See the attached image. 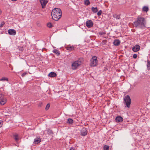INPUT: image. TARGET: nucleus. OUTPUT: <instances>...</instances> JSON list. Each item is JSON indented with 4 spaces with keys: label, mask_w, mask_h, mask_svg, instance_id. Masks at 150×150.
I'll list each match as a JSON object with an SVG mask.
<instances>
[{
    "label": "nucleus",
    "mask_w": 150,
    "mask_h": 150,
    "mask_svg": "<svg viewBox=\"0 0 150 150\" xmlns=\"http://www.w3.org/2000/svg\"><path fill=\"white\" fill-rule=\"evenodd\" d=\"M134 24L135 27L144 29L146 27V21L144 18L138 17Z\"/></svg>",
    "instance_id": "nucleus-1"
},
{
    "label": "nucleus",
    "mask_w": 150,
    "mask_h": 150,
    "mask_svg": "<svg viewBox=\"0 0 150 150\" xmlns=\"http://www.w3.org/2000/svg\"><path fill=\"white\" fill-rule=\"evenodd\" d=\"M51 14L52 18L55 21H57L61 17V10L59 8H54L52 10Z\"/></svg>",
    "instance_id": "nucleus-2"
},
{
    "label": "nucleus",
    "mask_w": 150,
    "mask_h": 150,
    "mask_svg": "<svg viewBox=\"0 0 150 150\" xmlns=\"http://www.w3.org/2000/svg\"><path fill=\"white\" fill-rule=\"evenodd\" d=\"M96 56H93L91 60L90 66L93 67L96 66L98 64V61Z\"/></svg>",
    "instance_id": "nucleus-3"
},
{
    "label": "nucleus",
    "mask_w": 150,
    "mask_h": 150,
    "mask_svg": "<svg viewBox=\"0 0 150 150\" xmlns=\"http://www.w3.org/2000/svg\"><path fill=\"white\" fill-rule=\"evenodd\" d=\"M125 103L127 107L129 108L131 103V99L129 96L127 95L124 98Z\"/></svg>",
    "instance_id": "nucleus-4"
},
{
    "label": "nucleus",
    "mask_w": 150,
    "mask_h": 150,
    "mask_svg": "<svg viewBox=\"0 0 150 150\" xmlns=\"http://www.w3.org/2000/svg\"><path fill=\"white\" fill-rule=\"evenodd\" d=\"M81 62L82 61L80 60H79L74 62L72 64V69H76L81 64Z\"/></svg>",
    "instance_id": "nucleus-5"
},
{
    "label": "nucleus",
    "mask_w": 150,
    "mask_h": 150,
    "mask_svg": "<svg viewBox=\"0 0 150 150\" xmlns=\"http://www.w3.org/2000/svg\"><path fill=\"white\" fill-rule=\"evenodd\" d=\"M87 133V130L86 128H82L81 131V135L82 136H86Z\"/></svg>",
    "instance_id": "nucleus-6"
},
{
    "label": "nucleus",
    "mask_w": 150,
    "mask_h": 150,
    "mask_svg": "<svg viewBox=\"0 0 150 150\" xmlns=\"http://www.w3.org/2000/svg\"><path fill=\"white\" fill-rule=\"evenodd\" d=\"M40 2L42 8H43L45 7L46 5L48 2L47 1L45 0H40Z\"/></svg>",
    "instance_id": "nucleus-7"
},
{
    "label": "nucleus",
    "mask_w": 150,
    "mask_h": 150,
    "mask_svg": "<svg viewBox=\"0 0 150 150\" xmlns=\"http://www.w3.org/2000/svg\"><path fill=\"white\" fill-rule=\"evenodd\" d=\"M86 25L87 27L90 28L93 26V23L91 20H89L86 22Z\"/></svg>",
    "instance_id": "nucleus-8"
},
{
    "label": "nucleus",
    "mask_w": 150,
    "mask_h": 150,
    "mask_svg": "<svg viewBox=\"0 0 150 150\" xmlns=\"http://www.w3.org/2000/svg\"><path fill=\"white\" fill-rule=\"evenodd\" d=\"M8 33L10 35H15L16 34V31L13 29H10L8 30Z\"/></svg>",
    "instance_id": "nucleus-9"
},
{
    "label": "nucleus",
    "mask_w": 150,
    "mask_h": 150,
    "mask_svg": "<svg viewBox=\"0 0 150 150\" xmlns=\"http://www.w3.org/2000/svg\"><path fill=\"white\" fill-rule=\"evenodd\" d=\"M140 47L139 45H136L133 47L132 50L134 52H137L139 50Z\"/></svg>",
    "instance_id": "nucleus-10"
},
{
    "label": "nucleus",
    "mask_w": 150,
    "mask_h": 150,
    "mask_svg": "<svg viewBox=\"0 0 150 150\" xmlns=\"http://www.w3.org/2000/svg\"><path fill=\"white\" fill-rule=\"evenodd\" d=\"M0 104L1 105L5 104L7 102V99L4 97V96L0 99Z\"/></svg>",
    "instance_id": "nucleus-11"
},
{
    "label": "nucleus",
    "mask_w": 150,
    "mask_h": 150,
    "mask_svg": "<svg viewBox=\"0 0 150 150\" xmlns=\"http://www.w3.org/2000/svg\"><path fill=\"white\" fill-rule=\"evenodd\" d=\"M41 141V139L40 137H37L35 139L33 143L34 144H38Z\"/></svg>",
    "instance_id": "nucleus-12"
},
{
    "label": "nucleus",
    "mask_w": 150,
    "mask_h": 150,
    "mask_svg": "<svg viewBox=\"0 0 150 150\" xmlns=\"http://www.w3.org/2000/svg\"><path fill=\"white\" fill-rule=\"evenodd\" d=\"M117 122H121L123 120V118L120 116H118L115 119Z\"/></svg>",
    "instance_id": "nucleus-13"
},
{
    "label": "nucleus",
    "mask_w": 150,
    "mask_h": 150,
    "mask_svg": "<svg viewBox=\"0 0 150 150\" xmlns=\"http://www.w3.org/2000/svg\"><path fill=\"white\" fill-rule=\"evenodd\" d=\"M120 41L119 40H114L113 43L115 46H118L120 43Z\"/></svg>",
    "instance_id": "nucleus-14"
},
{
    "label": "nucleus",
    "mask_w": 150,
    "mask_h": 150,
    "mask_svg": "<svg viewBox=\"0 0 150 150\" xmlns=\"http://www.w3.org/2000/svg\"><path fill=\"white\" fill-rule=\"evenodd\" d=\"M65 48L67 50L70 51H71L74 49V47L69 46V45L67 46Z\"/></svg>",
    "instance_id": "nucleus-15"
},
{
    "label": "nucleus",
    "mask_w": 150,
    "mask_h": 150,
    "mask_svg": "<svg viewBox=\"0 0 150 150\" xmlns=\"http://www.w3.org/2000/svg\"><path fill=\"white\" fill-rule=\"evenodd\" d=\"M56 76V74L55 73L53 72L50 73L48 74V76H49L51 77H55Z\"/></svg>",
    "instance_id": "nucleus-16"
},
{
    "label": "nucleus",
    "mask_w": 150,
    "mask_h": 150,
    "mask_svg": "<svg viewBox=\"0 0 150 150\" xmlns=\"http://www.w3.org/2000/svg\"><path fill=\"white\" fill-rule=\"evenodd\" d=\"M67 122L69 124H72L73 122V121L72 119L69 118L68 119Z\"/></svg>",
    "instance_id": "nucleus-17"
},
{
    "label": "nucleus",
    "mask_w": 150,
    "mask_h": 150,
    "mask_svg": "<svg viewBox=\"0 0 150 150\" xmlns=\"http://www.w3.org/2000/svg\"><path fill=\"white\" fill-rule=\"evenodd\" d=\"M13 138L16 141H18L19 138L18 135L16 134L13 135Z\"/></svg>",
    "instance_id": "nucleus-18"
},
{
    "label": "nucleus",
    "mask_w": 150,
    "mask_h": 150,
    "mask_svg": "<svg viewBox=\"0 0 150 150\" xmlns=\"http://www.w3.org/2000/svg\"><path fill=\"white\" fill-rule=\"evenodd\" d=\"M113 17L115 18L116 20H118L120 19V15L115 14L113 16Z\"/></svg>",
    "instance_id": "nucleus-19"
},
{
    "label": "nucleus",
    "mask_w": 150,
    "mask_h": 150,
    "mask_svg": "<svg viewBox=\"0 0 150 150\" xmlns=\"http://www.w3.org/2000/svg\"><path fill=\"white\" fill-rule=\"evenodd\" d=\"M53 52L54 53L56 54L57 55H59L60 54L59 51L56 49L54 50Z\"/></svg>",
    "instance_id": "nucleus-20"
},
{
    "label": "nucleus",
    "mask_w": 150,
    "mask_h": 150,
    "mask_svg": "<svg viewBox=\"0 0 150 150\" xmlns=\"http://www.w3.org/2000/svg\"><path fill=\"white\" fill-rule=\"evenodd\" d=\"M91 10L94 13H96L98 11V9L97 7H93L91 8Z\"/></svg>",
    "instance_id": "nucleus-21"
},
{
    "label": "nucleus",
    "mask_w": 150,
    "mask_h": 150,
    "mask_svg": "<svg viewBox=\"0 0 150 150\" xmlns=\"http://www.w3.org/2000/svg\"><path fill=\"white\" fill-rule=\"evenodd\" d=\"M149 10L148 7L147 6H144L143 8V11H145L147 12Z\"/></svg>",
    "instance_id": "nucleus-22"
},
{
    "label": "nucleus",
    "mask_w": 150,
    "mask_h": 150,
    "mask_svg": "<svg viewBox=\"0 0 150 150\" xmlns=\"http://www.w3.org/2000/svg\"><path fill=\"white\" fill-rule=\"evenodd\" d=\"M47 26L49 28H51L53 26V25L51 23H49L47 24Z\"/></svg>",
    "instance_id": "nucleus-23"
},
{
    "label": "nucleus",
    "mask_w": 150,
    "mask_h": 150,
    "mask_svg": "<svg viewBox=\"0 0 150 150\" xmlns=\"http://www.w3.org/2000/svg\"><path fill=\"white\" fill-rule=\"evenodd\" d=\"M90 4V2L89 0H86L84 1V4L86 5H88Z\"/></svg>",
    "instance_id": "nucleus-24"
},
{
    "label": "nucleus",
    "mask_w": 150,
    "mask_h": 150,
    "mask_svg": "<svg viewBox=\"0 0 150 150\" xmlns=\"http://www.w3.org/2000/svg\"><path fill=\"white\" fill-rule=\"evenodd\" d=\"M8 81V79L7 78L4 77L2 78L1 79H0V81Z\"/></svg>",
    "instance_id": "nucleus-25"
},
{
    "label": "nucleus",
    "mask_w": 150,
    "mask_h": 150,
    "mask_svg": "<svg viewBox=\"0 0 150 150\" xmlns=\"http://www.w3.org/2000/svg\"><path fill=\"white\" fill-rule=\"evenodd\" d=\"M104 150H109V146L107 145H105L103 147Z\"/></svg>",
    "instance_id": "nucleus-26"
},
{
    "label": "nucleus",
    "mask_w": 150,
    "mask_h": 150,
    "mask_svg": "<svg viewBox=\"0 0 150 150\" xmlns=\"http://www.w3.org/2000/svg\"><path fill=\"white\" fill-rule=\"evenodd\" d=\"M147 66L148 70H150V61L147 62Z\"/></svg>",
    "instance_id": "nucleus-27"
},
{
    "label": "nucleus",
    "mask_w": 150,
    "mask_h": 150,
    "mask_svg": "<svg viewBox=\"0 0 150 150\" xmlns=\"http://www.w3.org/2000/svg\"><path fill=\"white\" fill-rule=\"evenodd\" d=\"M50 106V104L49 103H48L46 106L45 108V110H48L49 109Z\"/></svg>",
    "instance_id": "nucleus-28"
},
{
    "label": "nucleus",
    "mask_w": 150,
    "mask_h": 150,
    "mask_svg": "<svg viewBox=\"0 0 150 150\" xmlns=\"http://www.w3.org/2000/svg\"><path fill=\"white\" fill-rule=\"evenodd\" d=\"M101 13L102 11L100 10L97 13V15L98 16H100L101 15Z\"/></svg>",
    "instance_id": "nucleus-29"
},
{
    "label": "nucleus",
    "mask_w": 150,
    "mask_h": 150,
    "mask_svg": "<svg viewBox=\"0 0 150 150\" xmlns=\"http://www.w3.org/2000/svg\"><path fill=\"white\" fill-rule=\"evenodd\" d=\"M5 24V23L4 21H2L1 22V24L0 25V27L1 28Z\"/></svg>",
    "instance_id": "nucleus-30"
},
{
    "label": "nucleus",
    "mask_w": 150,
    "mask_h": 150,
    "mask_svg": "<svg viewBox=\"0 0 150 150\" xmlns=\"http://www.w3.org/2000/svg\"><path fill=\"white\" fill-rule=\"evenodd\" d=\"M3 124V121L0 120V128L2 127Z\"/></svg>",
    "instance_id": "nucleus-31"
},
{
    "label": "nucleus",
    "mask_w": 150,
    "mask_h": 150,
    "mask_svg": "<svg viewBox=\"0 0 150 150\" xmlns=\"http://www.w3.org/2000/svg\"><path fill=\"white\" fill-rule=\"evenodd\" d=\"M137 57V55L136 54H134L133 55V57L134 59H136Z\"/></svg>",
    "instance_id": "nucleus-32"
},
{
    "label": "nucleus",
    "mask_w": 150,
    "mask_h": 150,
    "mask_svg": "<svg viewBox=\"0 0 150 150\" xmlns=\"http://www.w3.org/2000/svg\"><path fill=\"white\" fill-rule=\"evenodd\" d=\"M69 150H75V149L73 147H71L70 149Z\"/></svg>",
    "instance_id": "nucleus-33"
},
{
    "label": "nucleus",
    "mask_w": 150,
    "mask_h": 150,
    "mask_svg": "<svg viewBox=\"0 0 150 150\" xmlns=\"http://www.w3.org/2000/svg\"><path fill=\"white\" fill-rule=\"evenodd\" d=\"M26 74V73H23L22 75V76H25V75Z\"/></svg>",
    "instance_id": "nucleus-34"
},
{
    "label": "nucleus",
    "mask_w": 150,
    "mask_h": 150,
    "mask_svg": "<svg viewBox=\"0 0 150 150\" xmlns=\"http://www.w3.org/2000/svg\"><path fill=\"white\" fill-rule=\"evenodd\" d=\"M21 50H23V47H21Z\"/></svg>",
    "instance_id": "nucleus-35"
},
{
    "label": "nucleus",
    "mask_w": 150,
    "mask_h": 150,
    "mask_svg": "<svg viewBox=\"0 0 150 150\" xmlns=\"http://www.w3.org/2000/svg\"><path fill=\"white\" fill-rule=\"evenodd\" d=\"M11 1H16L17 0H11Z\"/></svg>",
    "instance_id": "nucleus-36"
},
{
    "label": "nucleus",
    "mask_w": 150,
    "mask_h": 150,
    "mask_svg": "<svg viewBox=\"0 0 150 150\" xmlns=\"http://www.w3.org/2000/svg\"><path fill=\"white\" fill-rule=\"evenodd\" d=\"M1 10H0V13L1 14Z\"/></svg>",
    "instance_id": "nucleus-37"
},
{
    "label": "nucleus",
    "mask_w": 150,
    "mask_h": 150,
    "mask_svg": "<svg viewBox=\"0 0 150 150\" xmlns=\"http://www.w3.org/2000/svg\"><path fill=\"white\" fill-rule=\"evenodd\" d=\"M101 33V35H102L103 34H104V33Z\"/></svg>",
    "instance_id": "nucleus-38"
},
{
    "label": "nucleus",
    "mask_w": 150,
    "mask_h": 150,
    "mask_svg": "<svg viewBox=\"0 0 150 150\" xmlns=\"http://www.w3.org/2000/svg\"><path fill=\"white\" fill-rule=\"evenodd\" d=\"M105 44V43H102L103 45H104Z\"/></svg>",
    "instance_id": "nucleus-39"
}]
</instances>
